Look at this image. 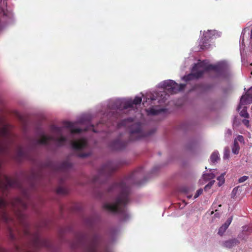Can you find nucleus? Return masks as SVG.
Segmentation results:
<instances>
[{
    "mask_svg": "<svg viewBox=\"0 0 252 252\" xmlns=\"http://www.w3.org/2000/svg\"><path fill=\"white\" fill-rule=\"evenodd\" d=\"M142 169L135 171L120 182L114 183L108 189V192H119L118 195L113 203H106L103 208L113 213L120 214L128 217L126 211V206L130 201V187L132 185H140L144 181H141Z\"/></svg>",
    "mask_w": 252,
    "mask_h": 252,
    "instance_id": "nucleus-1",
    "label": "nucleus"
},
{
    "mask_svg": "<svg viewBox=\"0 0 252 252\" xmlns=\"http://www.w3.org/2000/svg\"><path fill=\"white\" fill-rule=\"evenodd\" d=\"M228 69V64L225 61H221L215 64H211L207 60L199 61L192 67L191 73L183 77L182 80L187 82L194 78H198L205 72L211 70L221 75L225 73Z\"/></svg>",
    "mask_w": 252,
    "mask_h": 252,
    "instance_id": "nucleus-2",
    "label": "nucleus"
},
{
    "mask_svg": "<svg viewBox=\"0 0 252 252\" xmlns=\"http://www.w3.org/2000/svg\"><path fill=\"white\" fill-rule=\"evenodd\" d=\"M24 234L25 236H29L31 238V245L33 250H29L25 251L23 248L19 246H15V252H37L39 248L41 247H45L47 248H50L51 244L50 242L45 238L41 237L38 232H36L34 235H32L30 231L29 226L26 225V227L24 230Z\"/></svg>",
    "mask_w": 252,
    "mask_h": 252,
    "instance_id": "nucleus-3",
    "label": "nucleus"
},
{
    "mask_svg": "<svg viewBox=\"0 0 252 252\" xmlns=\"http://www.w3.org/2000/svg\"><path fill=\"white\" fill-rule=\"evenodd\" d=\"M185 85L183 84H178L172 80L164 81L158 84V88H161L164 90V92H158V97L160 96L163 98H158V103L160 101L164 102L169 96L168 94H176L184 89Z\"/></svg>",
    "mask_w": 252,
    "mask_h": 252,
    "instance_id": "nucleus-4",
    "label": "nucleus"
},
{
    "mask_svg": "<svg viewBox=\"0 0 252 252\" xmlns=\"http://www.w3.org/2000/svg\"><path fill=\"white\" fill-rule=\"evenodd\" d=\"M50 129L52 132L55 133L60 135V136L55 138L51 136H47L43 134L41 138L37 140V143L39 144L47 145L49 141L53 140L56 141L59 146L64 145L67 141V139L64 136L62 135L63 127L52 125L51 126Z\"/></svg>",
    "mask_w": 252,
    "mask_h": 252,
    "instance_id": "nucleus-5",
    "label": "nucleus"
},
{
    "mask_svg": "<svg viewBox=\"0 0 252 252\" xmlns=\"http://www.w3.org/2000/svg\"><path fill=\"white\" fill-rule=\"evenodd\" d=\"M98 244L99 237L97 235H94L90 240H86L84 238L79 240L76 247H79L82 245L84 252H98Z\"/></svg>",
    "mask_w": 252,
    "mask_h": 252,
    "instance_id": "nucleus-6",
    "label": "nucleus"
},
{
    "mask_svg": "<svg viewBox=\"0 0 252 252\" xmlns=\"http://www.w3.org/2000/svg\"><path fill=\"white\" fill-rule=\"evenodd\" d=\"M118 168V166L113 162L109 161L107 162L102 166L99 171L98 176L94 177L92 182L94 184L99 183L100 178L102 176L106 177L110 176Z\"/></svg>",
    "mask_w": 252,
    "mask_h": 252,
    "instance_id": "nucleus-7",
    "label": "nucleus"
},
{
    "mask_svg": "<svg viewBox=\"0 0 252 252\" xmlns=\"http://www.w3.org/2000/svg\"><path fill=\"white\" fill-rule=\"evenodd\" d=\"M220 32L215 30H208L207 32H204L199 43L200 48L202 50L210 49L212 45L209 43V40L212 38L220 37Z\"/></svg>",
    "mask_w": 252,
    "mask_h": 252,
    "instance_id": "nucleus-8",
    "label": "nucleus"
},
{
    "mask_svg": "<svg viewBox=\"0 0 252 252\" xmlns=\"http://www.w3.org/2000/svg\"><path fill=\"white\" fill-rule=\"evenodd\" d=\"M129 140L134 141L147 136V134L142 129L139 123H136L129 126Z\"/></svg>",
    "mask_w": 252,
    "mask_h": 252,
    "instance_id": "nucleus-9",
    "label": "nucleus"
},
{
    "mask_svg": "<svg viewBox=\"0 0 252 252\" xmlns=\"http://www.w3.org/2000/svg\"><path fill=\"white\" fill-rule=\"evenodd\" d=\"M8 205V203L7 201L2 198H0V220L7 224L11 222H13V219L8 215L6 211V208ZM0 252H9L0 248Z\"/></svg>",
    "mask_w": 252,
    "mask_h": 252,
    "instance_id": "nucleus-10",
    "label": "nucleus"
},
{
    "mask_svg": "<svg viewBox=\"0 0 252 252\" xmlns=\"http://www.w3.org/2000/svg\"><path fill=\"white\" fill-rule=\"evenodd\" d=\"M8 205V203L7 201L2 198H0V220L7 224L11 222H13V219L8 215L6 211V208ZM0 252H9L0 248Z\"/></svg>",
    "mask_w": 252,
    "mask_h": 252,
    "instance_id": "nucleus-11",
    "label": "nucleus"
},
{
    "mask_svg": "<svg viewBox=\"0 0 252 252\" xmlns=\"http://www.w3.org/2000/svg\"><path fill=\"white\" fill-rule=\"evenodd\" d=\"M142 101L141 97L136 96L133 100L129 99L125 101L123 104V108L119 109V112L121 113H126L127 110L135 111L134 107L137 105L140 104Z\"/></svg>",
    "mask_w": 252,
    "mask_h": 252,
    "instance_id": "nucleus-12",
    "label": "nucleus"
},
{
    "mask_svg": "<svg viewBox=\"0 0 252 252\" xmlns=\"http://www.w3.org/2000/svg\"><path fill=\"white\" fill-rule=\"evenodd\" d=\"M9 136V132L8 128L4 126L0 128V138L7 139ZM8 150L7 145L3 143H0V153L4 154Z\"/></svg>",
    "mask_w": 252,
    "mask_h": 252,
    "instance_id": "nucleus-13",
    "label": "nucleus"
},
{
    "mask_svg": "<svg viewBox=\"0 0 252 252\" xmlns=\"http://www.w3.org/2000/svg\"><path fill=\"white\" fill-rule=\"evenodd\" d=\"M252 103V87L246 93L245 95H242L241 97L240 103L238 107V110L240 111L242 106L247 104Z\"/></svg>",
    "mask_w": 252,
    "mask_h": 252,
    "instance_id": "nucleus-14",
    "label": "nucleus"
},
{
    "mask_svg": "<svg viewBox=\"0 0 252 252\" xmlns=\"http://www.w3.org/2000/svg\"><path fill=\"white\" fill-rule=\"evenodd\" d=\"M15 158L18 162H20L23 159H31L29 154L26 152L21 147L18 148L16 152Z\"/></svg>",
    "mask_w": 252,
    "mask_h": 252,
    "instance_id": "nucleus-15",
    "label": "nucleus"
},
{
    "mask_svg": "<svg viewBox=\"0 0 252 252\" xmlns=\"http://www.w3.org/2000/svg\"><path fill=\"white\" fill-rule=\"evenodd\" d=\"M72 149L75 150H80L84 148L87 144V141L84 138H81L78 140L71 141Z\"/></svg>",
    "mask_w": 252,
    "mask_h": 252,
    "instance_id": "nucleus-16",
    "label": "nucleus"
},
{
    "mask_svg": "<svg viewBox=\"0 0 252 252\" xmlns=\"http://www.w3.org/2000/svg\"><path fill=\"white\" fill-rule=\"evenodd\" d=\"M126 142L121 140L120 139H117L112 141L110 146L113 150H121L126 147Z\"/></svg>",
    "mask_w": 252,
    "mask_h": 252,
    "instance_id": "nucleus-17",
    "label": "nucleus"
},
{
    "mask_svg": "<svg viewBox=\"0 0 252 252\" xmlns=\"http://www.w3.org/2000/svg\"><path fill=\"white\" fill-rule=\"evenodd\" d=\"M63 125L65 127L70 129L71 133H79L82 131V129L79 128H74V124L72 122H64Z\"/></svg>",
    "mask_w": 252,
    "mask_h": 252,
    "instance_id": "nucleus-18",
    "label": "nucleus"
},
{
    "mask_svg": "<svg viewBox=\"0 0 252 252\" xmlns=\"http://www.w3.org/2000/svg\"><path fill=\"white\" fill-rule=\"evenodd\" d=\"M232 217L229 218L226 221V222L223 225H222L220 227V228L219 229V231H218V234L222 236L224 234V233L225 232V231H226V230L227 229V228H228L229 225L230 224V223L232 221Z\"/></svg>",
    "mask_w": 252,
    "mask_h": 252,
    "instance_id": "nucleus-19",
    "label": "nucleus"
},
{
    "mask_svg": "<svg viewBox=\"0 0 252 252\" xmlns=\"http://www.w3.org/2000/svg\"><path fill=\"white\" fill-rule=\"evenodd\" d=\"M238 243L239 242L237 239H232L224 242L223 243V246L227 248H231L236 246Z\"/></svg>",
    "mask_w": 252,
    "mask_h": 252,
    "instance_id": "nucleus-20",
    "label": "nucleus"
},
{
    "mask_svg": "<svg viewBox=\"0 0 252 252\" xmlns=\"http://www.w3.org/2000/svg\"><path fill=\"white\" fill-rule=\"evenodd\" d=\"M210 171L211 173H205L203 175V178L206 181L214 178L217 172L216 169H211Z\"/></svg>",
    "mask_w": 252,
    "mask_h": 252,
    "instance_id": "nucleus-21",
    "label": "nucleus"
},
{
    "mask_svg": "<svg viewBox=\"0 0 252 252\" xmlns=\"http://www.w3.org/2000/svg\"><path fill=\"white\" fill-rule=\"evenodd\" d=\"M72 166V164L68 161L63 162L60 165L59 168L62 171H66L70 169Z\"/></svg>",
    "mask_w": 252,
    "mask_h": 252,
    "instance_id": "nucleus-22",
    "label": "nucleus"
},
{
    "mask_svg": "<svg viewBox=\"0 0 252 252\" xmlns=\"http://www.w3.org/2000/svg\"><path fill=\"white\" fill-rule=\"evenodd\" d=\"M247 31L246 28L244 29L241 33L240 38V50H241L243 48H244V35L246 33Z\"/></svg>",
    "mask_w": 252,
    "mask_h": 252,
    "instance_id": "nucleus-23",
    "label": "nucleus"
},
{
    "mask_svg": "<svg viewBox=\"0 0 252 252\" xmlns=\"http://www.w3.org/2000/svg\"><path fill=\"white\" fill-rule=\"evenodd\" d=\"M219 159H220V157H219V154L218 152L215 151L214 152H213L212 153V154L211 156V157H210L211 161L212 163H215Z\"/></svg>",
    "mask_w": 252,
    "mask_h": 252,
    "instance_id": "nucleus-24",
    "label": "nucleus"
},
{
    "mask_svg": "<svg viewBox=\"0 0 252 252\" xmlns=\"http://www.w3.org/2000/svg\"><path fill=\"white\" fill-rule=\"evenodd\" d=\"M239 149H240L239 145L237 141H236V140H235L234 141V144H233V147L232 148V153L234 154L237 155L239 153Z\"/></svg>",
    "mask_w": 252,
    "mask_h": 252,
    "instance_id": "nucleus-25",
    "label": "nucleus"
},
{
    "mask_svg": "<svg viewBox=\"0 0 252 252\" xmlns=\"http://www.w3.org/2000/svg\"><path fill=\"white\" fill-rule=\"evenodd\" d=\"M56 192L59 194L65 195L67 194L68 190L66 188L64 187H59L57 188Z\"/></svg>",
    "mask_w": 252,
    "mask_h": 252,
    "instance_id": "nucleus-26",
    "label": "nucleus"
},
{
    "mask_svg": "<svg viewBox=\"0 0 252 252\" xmlns=\"http://www.w3.org/2000/svg\"><path fill=\"white\" fill-rule=\"evenodd\" d=\"M146 112L148 116H156L158 115V110L153 107L146 109Z\"/></svg>",
    "mask_w": 252,
    "mask_h": 252,
    "instance_id": "nucleus-27",
    "label": "nucleus"
},
{
    "mask_svg": "<svg viewBox=\"0 0 252 252\" xmlns=\"http://www.w3.org/2000/svg\"><path fill=\"white\" fill-rule=\"evenodd\" d=\"M225 173H221V175L217 178V180L218 181V186H221L224 183V175Z\"/></svg>",
    "mask_w": 252,
    "mask_h": 252,
    "instance_id": "nucleus-28",
    "label": "nucleus"
},
{
    "mask_svg": "<svg viewBox=\"0 0 252 252\" xmlns=\"http://www.w3.org/2000/svg\"><path fill=\"white\" fill-rule=\"evenodd\" d=\"M230 150L228 147H225L224 149L223 159H228L229 158Z\"/></svg>",
    "mask_w": 252,
    "mask_h": 252,
    "instance_id": "nucleus-29",
    "label": "nucleus"
},
{
    "mask_svg": "<svg viewBox=\"0 0 252 252\" xmlns=\"http://www.w3.org/2000/svg\"><path fill=\"white\" fill-rule=\"evenodd\" d=\"M240 114L242 117H245L246 118H249V114L247 112V108L246 107H244L243 108L242 110L240 111Z\"/></svg>",
    "mask_w": 252,
    "mask_h": 252,
    "instance_id": "nucleus-30",
    "label": "nucleus"
},
{
    "mask_svg": "<svg viewBox=\"0 0 252 252\" xmlns=\"http://www.w3.org/2000/svg\"><path fill=\"white\" fill-rule=\"evenodd\" d=\"M8 229H9V237H10V239L12 241L15 240L16 238L15 235L14 234V233L13 232L12 229L10 227Z\"/></svg>",
    "mask_w": 252,
    "mask_h": 252,
    "instance_id": "nucleus-31",
    "label": "nucleus"
},
{
    "mask_svg": "<svg viewBox=\"0 0 252 252\" xmlns=\"http://www.w3.org/2000/svg\"><path fill=\"white\" fill-rule=\"evenodd\" d=\"M133 121V119L131 118H128L127 119H125L124 120H123L122 123H121V125H126V123L127 122H131Z\"/></svg>",
    "mask_w": 252,
    "mask_h": 252,
    "instance_id": "nucleus-32",
    "label": "nucleus"
},
{
    "mask_svg": "<svg viewBox=\"0 0 252 252\" xmlns=\"http://www.w3.org/2000/svg\"><path fill=\"white\" fill-rule=\"evenodd\" d=\"M214 180L210 181L207 185L205 186V187H204V189L206 190L208 189H210L214 184Z\"/></svg>",
    "mask_w": 252,
    "mask_h": 252,
    "instance_id": "nucleus-33",
    "label": "nucleus"
},
{
    "mask_svg": "<svg viewBox=\"0 0 252 252\" xmlns=\"http://www.w3.org/2000/svg\"><path fill=\"white\" fill-rule=\"evenodd\" d=\"M203 189H200L197 190L194 196V198H197L200 195H201L202 193Z\"/></svg>",
    "mask_w": 252,
    "mask_h": 252,
    "instance_id": "nucleus-34",
    "label": "nucleus"
},
{
    "mask_svg": "<svg viewBox=\"0 0 252 252\" xmlns=\"http://www.w3.org/2000/svg\"><path fill=\"white\" fill-rule=\"evenodd\" d=\"M248 179V177L247 176H244L243 177H241L239 179V183H243L246 181Z\"/></svg>",
    "mask_w": 252,
    "mask_h": 252,
    "instance_id": "nucleus-35",
    "label": "nucleus"
},
{
    "mask_svg": "<svg viewBox=\"0 0 252 252\" xmlns=\"http://www.w3.org/2000/svg\"><path fill=\"white\" fill-rule=\"evenodd\" d=\"M236 141L238 140L241 142H244V139L242 136L239 135L237 136V138L235 139Z\"/></svg>",
    "mask_w": 252,
    "mask_h": 252,
    "instance_id": "nucleus-36",
    "label": "nucleus"
},
{
    "mask_svg": "<svg viewBox=\"0 0 252 252\" xmlns=\"http://www.w3.org/2000/svg\"><path fill=\"white\" fill-rule=\"evenodd\" d=\"M242 123L247 127L249 126V121L247 119H244L243 120Z\"/></svg>",
    "mask_w": 252,
    "mask_h": 252,
    "instance_id": "nucleus-37",
    "label": "nucleus"
},
{
    "mask_svg": "<svg viewBox=\"0 0 252 252\" xmlns=\"http://www.w3.org/2000/svg\"><path fill=\"white\" fill-rule=\"evenodd\" d=\"M89 154L87 153L80 154L79 155V157L80 158H85L89 156Z\"/></svg>",
    "mask_w": 252,
    "mask_h": 252,
    "instance_id": "nucleus-38",
    "label": "nucleus"
},
{
    "mask_svg": "<svg viewBox=\"0 0 252 252\" xmlns=\"http://www.w3.org/2000/svg\"><path fill=\"white\" fill-rule=\"evenodd\" d=\"M231 135V130L230 129H227L225 133V135L230 136Z\"/></svg>",
    "mask_w": 252,
    "mask_h": 252,
    "instance_id": "nucleus-39",
    "label": "nucleus"
},
{
    "mask_svg": "<svg viewBox=\"0 0 252 252\" xmlns=\"http://www.w3.org/2000/svg\"><path fill=\"white\" fill-rule=\"evenodd\" d=\"M237 189H238V188H235L233 189L232 193L233 194H235V193H236V191H237Z\"/></svg>",
    "mask_w": 252,
    "mask_h": 252,
    "instance_id": "nucleus-40",
    "label": "nucleus"
},
{
    "mask_svg": "<svg viewBox=\"0 0 252 252\" xmlns=\"http://www.w3.org/2000/svg\"><path fill=\"white\" fill-rule=\"evenodd\" d=\"M163 110H161L160 109H159L158 108V117H159V116L161 114V113H162L163 112Z\"/></svg>",
    "mask_w": 252,
    "mask_h": 252,
    "instance_id": "nucleus-41",
    "label": "nucleus"
},
{
    "mask_svg": "<svg viewBox=\"0 0 252 252\" xmlns=\"http://www.w3.org/2000/svg\"><path fill=\"white\" fill-rule=\"evenodd\" d=\"M189 61H190V60H189V59H187V60H186V61H185V63H187V65H188L189 64Z\"/></svg>",
    "mask_w": 252,
    "mask_h": 252,
    "instance_id": "nucleus-42",
    "label": "nucleus"
},
{
    "mask_svg": "<svg viewBox=\"0 0 252 252\" xmlns=\"http://www.w3.org/2000/svg\"><path fill=\"white\" fill-rule=\"evenodd\" d=\"M217 210H215V212L216 213L215 214V216L217 215Z\"/></svg>",
    "mask_w": 252,
    "mask_h": 252,
    "instance_id": "nucleus-43",
    "label": "nucleus"
},
{
    "mask_svg": "<svg viewBox=\"0 0 252 252\" xmlns=\"http://www.w3.org/2000/svg\"><path fill=\"white\" fill-rule=\"evenodd\" d=\"M191 197V195H188V198H190Z\"/></svg>",
    "mask_w": 252,
    "mask_h": 252,
    "instance_id": "nucleus-44",
    "label": "nucleus"
},
{
    "mask_svg": "<svg viewBox=\"0 0 252 252\" xmlns=\"http://www.w3.org/2000/svg\"><path fill=\"white\" fill-rule=\"evenodd\" d=\"M246 228V227H244V228H243V231H245Z\"/></svg>",
    "mask_w": 252,
    "mask_h": 252,
    "instance_id": "nucleus-45",
    "label": "nucleus"
},
{
    "mask_svg": "<svg viewBox=\"0 0 252 252\" xmlns=\"http://www.w3.org/2000/svg\"><path fill=\"white\" fill-rule=\"evenodd\" d=\"M252 229L251 228H250V232H252Z\"/></svg>",
    "mask_w": 252,
    "mask_h": 252,
    "instance_id": "nucleus-46",
    "label": "nucleus"
},
{
    "mask_svg": "<svg viewBox=\"0 0 252 252\" xmlns=\"http://www.w3.org/2000/svg\"><path fill=\"white\" fill-rule=\"evenodd\" d=\"M93 131L94 132H96L97 131H95L94 129H93Z\"/></svg>",
    "mask_w": 252,
    "mask_h": 252,
    "instance_id": "nucleus-47",
    "label": "nucleus"
},
{
    "mask_svg": "<svg viewBox=\"0 0 252 252\" xmlns=\"http://www.w3.org/2000/svg\"><path fill=\"white\" fill-rule=\"evenodd\" d=\"M196 87H194V88H193V90H196Z\"/></svg>",
    "mask_w": 252,
    "mask_h": 252,
    "instance_id": "nucleus-48",
    "label": "nucleus"
},
{
    "mask_svg": "<svg viewBox=\"0 0 252 252\" xmlns=\"http://www.w3.org/2000/svg\"><path fill=\"white\" fill-rule=\"evenodd\" d=\"M88 129H84V130H85V131H87V130H88Z\"/></svg>",
    "mask_w": 252,
    "mask_h": 252,
    "instance_id": "nucleus-49",
    "label": "nucleus"
},
{
    "mask_svg": "<svg viewBox=\"0 0 252 252\" xmlns=\"http://www.w3.org/2000/svg\"><path fill=\"white\" fill-rule=\"evenodd\" d=\"M215 204H213V206L214 207V208H215Z\"/></svg>",
    "mask_w": 252,
    "mask_h": 252,
    "instance_id": "nucleus-50",
    "label": "nucleus"
},
{
    "mask_svg": "<svg viewBox=\"0 0 252 252\" xmlns=\"http://www.w3.org/2000/svg\"><path fill=\"white\" fill-rule=\"evenodd\" d=\"M251 74H252V72H251Z\"/></svg>",
    "mask_w": 252,
    "mask_h": 252,
    "instance_id": "nucleus-51",
    "label": "nucleus"
}]
</instances>
